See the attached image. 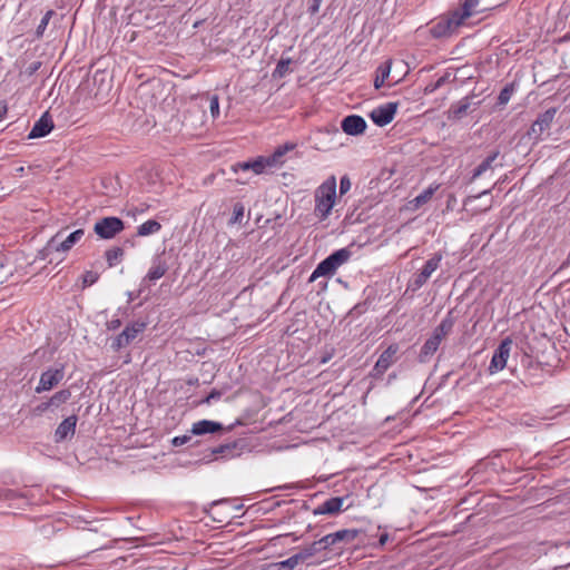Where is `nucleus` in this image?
<instances>
[{
  "label": "nucleus",
  "mask_w": 570,
  "mask_h": 570,
  "mask_svg": "<svg viewBox=\"0 0 570 570\" xmlns=\"http://www.w3.org/2000/svg\"><path fill=\"white\" fill-rule=\"evenodd\" d=\"M371 120L380 126H386L392 121V102H386L382 106L374 108L370 112Z\"/></svg>",
  "instance_id": "nucleus-18"
},
{
  "label": "nucleus",
  "mask_w": 570,
  "mask_h": 570,
  "mask_svg": "<svg viewBox=\"0 0 570 570\" xmlns=\"http://www.w3.org/2000/svg\"><path fill=\"white\" fill-rule=\"evenodd\" d=\"M387 540V534H383L380 539L381 543H384Z\"/></svg>",
  "instance_id": "nucleus-52"
},
{
  "label": "nucleus",
  "mask_w": 570,
  "mask_h": 570,
  "mask_svg": "<svg viewBox=\"0 0 570 570\" xmlns=\"http://www.w3.org/2000/svg\"><path fill=\"white\" fill-rule=\"evenodd\" d=\"M146 328V323L134 322L125 327V330L112 341L111 348L115 352L128 346L140 333Z\"/></svg>",
  "instance_id": "nucleus-4"
},
{
  "label": "nucleus",
  "mask_w": 570,
  "mask_h": 570,
  "mask_svg": "<svg viewBox=\"0 0 570 570\" xmlns=\"http://www.w3.org/2000/svg\"><path fill=\"white\" fill-rule=\"evenodd\" d=\"M512 92H513V89L511 87H504L499 95V98H498L499 104L500 105L508 104L512 96Z\"/></svg>",
  "instance_id": "nucleus-37"
},
{
  "label": "nucleus",
  "mask_w": 570,
  "mask_h": 570,
  "mask_svg": "<svg viewBox=\"0 0 570 570\" xmlns=\"http://www.w3.org/2000/svg\"><path fill=\"white\" fill-rule=\"evenodd\" d=\"M343 503H344V498H340V497L331 498V499L326 500L325 502H323L322 504H320L318 507H316L313 510V514L314 515L337 514L338 512L342 511Z\"/></svg>",
  "instance_id": "nucleus-19"
},
{
  "label": "nucleus",
  "mask_w": 570,
  "mask_h": 570,
  "mask_svg": "<svg viewBox=\"0 0 570 570\" xmlns=\"http://www.w3.org/2000/svg\"><path fill=\"white\" fill-rule=\"evenodd\" d=\"M51 410L50 405L48 404V401H45V402H41L39 403L38 405H36L32 410H31V413L33 416H40L42 415L43 413H46L47 411Z\"/></svg>",
  "instance_id": "nucleus-36"
},
{
  "label": "nucleus",
  "mask_w": 570,
  "mask_h": 570,
  "mask_svg": "<svg viewBox=\"0 0 570 570\" xmlns=\"http://www.w3.org/2000/svg\"><path fill=\"white\" fill-rule=\"evenodd\" d=\"M343 131L351 136H357L365 131L366 121L358 115H350L342 120Z\"/></svg>",
  "instance_id": "nucleus-12"
},
{
  "label": "nucleus",
  "mask_w": 570,
  "mask_h": 570,
  "mask_svg": "<svg viewBox=\"0 0 570 570\" xmlns=\"http://www.w3.org/2000/svg\"><path fill=\"white\" fill-rule=\"evenodd\" d=\"M392 68V60H386L382 66L379 67L376 77L374 79V87L376 89L384 85V81L389 78Z\"/></svg>",
  "instance_id": "nucleus-29"
},
{
  "label": "nucleus",
  "mask_w": 570,
  "mask_h": 570,
  "mask_svg": "<svg viewBox=\"0 0 570 570\" xmlns=\"http://www.w3.org/2000/svg\"><path fill=\"white\" fill-rule=\"evenodd\" d=\"M23 173H24V168L22 166L16 168V176L21 177L23 175Z\"/></svg>",
  "instance_id": "nucleus-49"
},
{
  "label": "nucleus",
  "mask_w": 570,
  "mask_h": 570,
  "mask_svg": "<svg viewBox=\"0 0 570 570\" xmlns=\"http://www.w3.org/2000/svg\"><path fill=\"white\" fill-rule=\"evenodd\" d=\"M556 116V109H548L543 114H541L537 120L532 124L530 129V135L534 136V138H539L546 130H548L553 121Z\"/></svg>",
  "instance_id": "nucleus-14"
},
{
  "label": "nucleus",
  "mask_w": 570,
  "mask_h": 570,
  "mask_svg": "<svg viewBox=\"0 0 570 570\" xmlns=\"http://www.w3.org/2000/svg\"><path fill=\"white\" fill-rule=\"evenodd\" d=\"M245 207L240 203H236L233 208V216L229 220L230 224H240L244 217Z\"/></svg>",
  "instance_id": "nucleus-34"
},
{
  "label": "nucleus",
  "mask_w": 570,
  "mask_h": 570,
  "mask_svg": "<svg viewBox=\"0 0 570 570\" xmlns=\"http://www.w3.org/2000/svg\"><path fill=\"white\" fill-rule=\"evenodd\" d=\"M227 502H228V500H227V499H223V500L214 501V502L212 503V505H217V504L227 503Z\"/></svg>",
  "instance_id": "nucleus-50"
},
{
  "label": "nucleus",
  "mask_w": 570,
  "mask_h": 570,
  "mask_svg": "<svg viewBox=\"0 0 570 570\" xmlns=\"http://www.w3.org/2000/svg\"><path fill=\"white\" fill-rule=\"evenodd\" d=\"M511 346L512 340L510 337L504 338L500 343L499 347L494 351L489 365L490 374L498 373L505 367L508 358L510 356Z\"/></svg>",
  "instance_id": "nucleus-6"
},
{
  "label": "nucleus",
  "mask_w": 570,
  "mask_h": 570,
  "mask_svg": "<svg viewBox=\"0 0 570 570\" xmlns=\"http://www.w3.org/2000/svg\"><path fill=\"white\" fill-rule=\"evenodd\" d=\"M442 256L440 254H435L424 264L422 271L416 275L414 279V284L416 287H421L430 276L439 268Z\"/></svg>",
  "instance_id": "nucleus-17"
},
{
  "label": "nucleus",
  "mask_w": 570,
  "mask_h": 570,
  "mask_svg": "<svg viewBox=\"0 0 570 570\" xmlns=\"http://www.w3.org/2000/svg\"><path fill=\"white\" fill-rule=\"evenodd\" d=\"M124 256V249L120 247H114L106 252V261L110 267L118 264Z\"/></svg>",
  "instance_id": "nucleus-32"
},
{
  "label": "nucleus",
  "mask_w": 570,
  "mask_h": 570,
  "mask_svg": "<svg viewBox=\"0 0 570 570\" xmlns=\"http://www.w3.org/2000/svg\"><path fill=\"white\" fill-rule=\"evenodd\" d=\"M71 397V391L63 389L56 392L47 401L51 409H58L60 405L67 403Z\"/></svg>",
  "instance_id": "nucleus-27"
},
{
  "label": "nucleus",
  "mask_w": 570,
  "mask_h": 570,
  "mask_svg": "<svg viewBox=\"0 0 570 570\" xmlns=\"http://www.w3.org/2000/svg\"><path fill=\"white\" fill-rule=\"evenodd\" d=\"M53 128V121L49 116V112H45L33 125L30 130L28 138H41L47 136Z\"/></svg>",
  "instance_id": "nucleus-16"
},
{
  "label": "nucleus",
  "mask_w": 570,
  "mask_h": 570,
  "mask_svg": "<svg viewBox=\"0 0 570 570\" xmlns=\"http://www.w3.org/2000/svg\"><path fill=\"white\" fill-rule=\"evenodd\" d=\"M168 271V264L164 255H155L151 259V265L141 281V286H150L160 279Z\"/></svg>",
  "instance_id": "nucleus-8"
},
{
  "label": "nucleus",
  "mask_w": 570,
  "mask_h": 570,
  "mask_svg": "<svg viewBox=\"0 0 570 570\" xmlns=\"http://www.w3.org/2000/svg\"><path fill=\"white\" fill-rule=\"evenodd\" d=\"M350 189H351V180H350L348 176L344 175V176L341 178V183H340V193H341V195H344V194H346Z\"/></svg>",
  "instance_id": "nucleus-40"
},
{
  "label": "nucleus",
  "mask_w": 570,
  "mask_h": 570,
  "mask_svg": "<svg viewBox=\"0 0 570 570\" xmlns=\"http://www.w3.org/2000/svg\"><path fill=\"white\" fill-rule=\"evenodd\" d=\"M395 69L401 75V78H403L409 71L407 63L403 60H400L397 62L394 61V70Z\"/></svg>",
  "instance_id": "nucleus-41"
},
{
  "label": "nucleus",
  "mask_w": 570,
  "mask_h": 570,
  "mask_svg": "<svg viewBox=\"0 0 570 570\" xmlns=\"http://www.w3.org/2000/svg\"><path fill=\"white\" fill-rule=\"evenodd\" d=\"M189 440H190L189 435H179V436H175L173 439L171 443L174 446H180V445L186 444Z\"/></svg>",
  "instance_id": "nucleus-44"
},
{
  "label": "nucleus",
  "mask_w": 570,
  "mask_h": 570,
  "mask_svg": "<svg viewBox=\"0 0 570 570\" xmlns=\"http://www.w3.org/2000/svg\"><path fill=\"white\" fill-rule=\"evenodd\" d=\"M161 229V225L159 222L155 219H149L138 226L137 235L138 236H149L158 233Z\"/></svg>",
  "instance_id": "nucleus-30"
},
{
  "label": "nucleus",
  "mask_w": 570,
  "mask_h": 570,
  "mask_svg": "<svg viewBox=\"0 0 570 570\" xmlns=\"http://www.w3.org/2000/svg\"><path fill=\"white\" fill-rule=\"evenodd\" d=\"M470 104L468 100L461 101L456 107H454L453 112L456 116H461L468 111Z\"/></svg>",
  "instance_id": "nucleus-42"
},
{
  "label": "nucleus",
  "mask_w": 570,
  "mask_h": 570,
  "mask_svg": "<svg viewBox=\"0 0 570 570\" xmlns=\"http://www.w3.org/2000/svg\"><path fill=\"white\" fill-rule=\"evenodd\" d=\"M331 261L333 262L336 269L347 263L350 258L352 257V250L350 247H344L341 249L335 250L330 256Z\"/></svg>",
  "instance_id": "nucleus-28"
},
{
  "label": "nucleus",
  "mask_w": 570,
  "mask_h": 570,
  "mask_svg": "<svg viewBox=\"0 0 570 570\" xmlns=\"http://www.w3.org/2000/svg\"><path fill=\"white\" fill-rule=\"evenodd\" d=\"M392 364V346H389L377 360L374 372L375 375L383 374Z\"/></svg>",
  "instance_id": "nucleus-26"
},
{
  "label": "nucleus",
  "mask_w": 570,
  "mask_h": 570,
  "mask_svg": "<svg viewBox=\"0 0 570 570\" xmlns=\"http://www.w3.org/2000/svg\"><path fill=\"white\" fill-rule=\"evenodd\" d=\"M393 110H394V114H395L396 112V104H394Z\"/></svg>",
  "instance_id": "nucleus-54"
},
{
  "label": "nucleus",
  "mask_w": 570,
  "mask_h": 570,
  "mask_svg": "<svg viewBox=\"0 0 570 570\" xmlns=\"http://www.w3.org/2000/svg\"><path fill=\"white\" fill-rule=\"evenodd\" d=\"M106 326L108 331H116L121 326V321L118 317L111 318L106 323Z\"/></svg>",
  "instance_id": "nucleus-43"
},
{
  "label": "nucleus",
  "mask_w": 570,
  "mask_h": 570,
  "mask_svg": "<svg viewBox=\"0 0 570 570\" xmlns=\"http://www.w3.org/2000/svg\"><path fill=\"white\" fill-rule=\"evenodd\" d=\"M438 189V186H430L426 189H424L420 195H417L414 199L409 202L405 209L409 210H416L421 206L425 205L434 195L435 190Z\"/></svg>",
  "instance_id": "nucleus-24"
},
{
  "label": "nucleus",
  "mask_w": 570,
  "mask_h": 570,
  "mask_svg": "<svg viewBox=\"0 0 570 570\" xmlns=\"http://www.w3.org/2000/svg\"><path fill=\"white\" fill-rule=\"evenodd\" d=\"M83 236V229H77L72 232L66 239L60 240V233H57L47 243L43 252L47 254L53 252H68L72 248V246L78 243Z\"/></svg>",
  "instance_id": "nucleus-3"
},
{
  "label": "nucleus",
  "mask_w": 570,
  "mask_h": 570,
  "mask_svg": "<svg viewBox=\"0 0 570 570\" xmlns=\"http://www.w3.org/2000/svg\"><path fill=\"white\" fill-rule=\"evenodd\" d=\"M401 454H402L401 449H400L397 452H394V456H399V455H401Z\"/></svg>",
  "instance_id": "nucleus-53"
},
{
  "label": "nucleus",
  "mask_w": 570,
  "mask_h": 570,
  "mask_svg": "<svg viewBox=\"0 0 570 570\" xmlns=\"http://www.w3.org/2000/svg\"><path fill=\"white\" fill-rule=\"evenodd\" d=\"M8 107L4 102H0V121L4 118L7 115Z\"/></svg>",
  "instance_id": "nucleus-48"
},
{
  "label": "nucleus",
  "mask_w": 570,
  "mask_h": 570,
  "mask_svg": "<svg viewBox=\"0 0 570 570\" xmlns=\"http://www.w3.org/2000/svg\"><path fill=\"white\" fill-rule=\"evenodd\" d=\"M0 500L13 502V501H21L22 504H29V497L27 492H19L12 489H3L0 491Z\"/></svg>",
  "instance_id": "nucleus-25"
},
{
  "label": "nucleus",
  "mask_w": 570,
  "mask_h": 570,
  "mask_svg": "<svg viewBox=\"0 0 570 570\" xmlns=\"http://www.w3.org/2000/svg\"><path fill=\"white\" fill-rule=\"evenodd\" d=\"M357 537L356 530L343 529L336 532L324 535L321 541L327 550L338 542H352Z\"/></svg>",
  "instance_id": "nucleus-11"
},
{
  "label": "nucleus",
  "mask_w": 570,
  "mask_h": 570,
  "mask_svg": "<svg viewBox=\"0 0 570 570\" xmlns=\"http://www.w3.org/2000/svg\"><path fill=\"white\" fill-rule=\"evenodd\" d=\"M266 158H258L254 161H244L233 165V170L238 173L239 170L247 171L253 170L256 175L262 174L267 167Z\"/></svg>",
  "instance_id": "nucleus-21"
},
{
  "label": "nucleus",
  "mask_w": 570,
  "mask_h": 570,
  "mask_svg": "<svg viewBox=\"0 0 570 570\" xmlns=\"http://www.w3.org/2000/svg\"><path fill=\"white\" fill-rule=\"evenodd\" d=\"M489 193H490V189L483 190L482 193H480L478 196H474L473 198H479L483 195H488Z\"/></svg>",
  "instance_id": "nucleus-51"
},
{
  "label": "nucleus",
  "mask_w": 570,
  "mask_h": 570,
  "mask_svg": "<svg viewBox=\"0 0 570 570\" xmlns=\"http://www.w3.org/2000/svg\"><path fill=\"white\" fill-rule=\"evenodd\" d=\"M223 430V425L215 421L200 420L191 425L190 432L194 435H203L207 433H215Z\"/></svg>",
  "instance_id": "nucleus-20"
},
{
  "label": "nucleus",
  "mask_w": 570,
  "mask_h": 570,
  "mask_svg": "<svg viewBox=\"0 0 570 570\" xmlns=\"http://www.w3.org/2000/svg\"><path fill=\"white\" fill-rule=\"evenodd\" d=\"M78 417L72 414L66 417L56 429L55 431V441L57 443L65 441L68 436H72L76 432Z\"/></svg>",
  "instance_id": "nucleus-15"
},
{
  "label": "nucleus",
  "mask_w": 570,
  "mask_h": 570,
  "mask_svg": "<svg viewBox=\"0 0 570 570\" xmlns=\"http://www.w3.org/2000/svg\"><path fill=\"white\" fill-rule=\"evenodd\" d=\"M296 148V144L295 142H285L284 145H281L278 146L274 153L266 158V163L267 165L271 167V166H274V165H277V164H282L283 163V157L288 153V151H292Z\"/></svg>",
  "instance_id": "nucleus-23"
},
{
  "label": "nucleus",
  "mask_w": 570,
  "mask_h": 570,
  "mask_svg": "<svg viewBox=\"0 0 570 570\" xmlns=\"http://www.w3.org/2000/svg\"><path fill=\"white\" fill-rule=\"evenodd\" d=\"M52 14H53V11H52V10H49V11H47V12L45 13V16L42 17V19H41V21H40V23H39V26H38V28H37V32H38L39 35H41V33L43 32V30L47 28V26H48V23H49V21H50L51 17H52Z\"/></svg>",
  "instance_id": "nucleus-38"
},
{
  "label": "nucleus",
  "mask_w": 570,
  "mask_h": 570,
  "mask_svg": "<svg viewBox=\"0 0 570 570\" xmlns=\"http://www.w3.org/2000/svg\"><path fill=\"white\" fill-rule=\"evenodd\" d=\"M452 325L453 323L449 317H445L440 323V325L434 330L432 336L424 343L422 347V358H426L438 351L443 338L450 333Z\"/></svg>",
  "instance_id": "nucleus-2"
},
{
  "label": "nucleus",
  "mask_w": 570,
  "mask_h": 570,
  "mask_svg": "<svg viewBox=\"0 0 570 570\" xmlns=\"http://www.w3.org/2000/svg\"><path fill=\"white\" fill-rule=\"evenodd\" d=\"M499 153L494 151L491 155H489L473 171L472 179L479 178L481 175H483L485 171L490 170L492 168L493 161L497 159Z\"/></svg>",
  "instance_id": "nucleus-31"
},
{
  "label": "nucleus",
  "mask_w": 570,
  "mask_h": 570,
  "mask_svg": "<svg viewBox=\"0 0 570 570\" xmlns=\"http://www.w3.org/2000/svg\"><path fill=\"white\" fill-rule=\"evenodd\" d=\"M322 2H323V0H312V3L309 6V8H308L309 13L311 14L317 13Z\"/></svg>",
  "instance_id": "nucleus-47"
},
{
  "label": "nucleus",
  "mask_w": 570,
  "mask_h": 570,
  "mask_svg": "<svg viewBox=\"0 0 570 570\" xmlns=\"http://www.w3.org/2000/svg\"><path fill=\"white\" fill-rule=\"evenodd\" d=\"M65 377V366L56 368H48L41 373L38 385L35 392L40 394L46 391H50L56 387Z\"/></svg>",
  "instance_id": "nucleus-5"
},
{
  "label": "nucleus",
  "mask_w": 570,
  "mask_h": 570,
  "mask_svg": "<svg viewBox=\"0 0 570 570\" xmlns=\"http://www.w3.org/2000/svg\"><path fill=\"white\" fill-rule=\"evenodd\" d=\"M299 563H303V561L299 558L298 553H295L292 557H289L288 559L278 562L277 567L279 570H293Z\"/></svg>",
  "instance_id": "nucleus-33"
},
{
  "label": "nucleus",
  "mask_w": 570,
  "mask_h": 570,
  "mask_svg": "<svg viewBox=\"0 0 570 570\" xmlns=\"http://www.w3.org/2000/svg\"><path fill=\"white\" fill-rule=\"evenodd\" d=\"M315 207L314 215L321 219H326L335 204L336 199V178L330 176L315 189Z\"/></svg>",
  "instance_id": "nucleus-1"
},
{
  "label": "nucleus",
  "mask_w": 570,
  "mask_h": 570,
  "mask_svg": "<svg viewBox=\"0 0 570 570\" xmlns=\"http://www.w3.org/2000/svg\"><path fill=\"white\" fill-rule=\"evenodd\" d=\"M222 396V392L217 390H213L207 397L203 401V403L209 404L212 400H218Z\"/></svg>",
  "instance_id": "nucleus-46"
},
{
  "label": "nucleus",
  "mask_w": 570,
  "mask_h": 570,
  "mask_svg": "<svg viewBox=\"0 0 570 570\" xmlns=\"http://www.w3.org/2000/svg\"><path fill=\"white\" fill-rule=\"evenodd\" d=\"M209 109L213 117H217L219 115V99L217 95L212 96L209 101Z\"/></svg>",
  "instance_id": "nucleus-39"
},
{
  "label": "nucleus",
  "mask_w": 570,
  "mask_h": 570,
  "mask_svg": "<svg viewBox=\"0 0 570 570\" xmlns=\"http://www.w3.org/2000/svg\"><path fill=\"white\" fill-rule=\"evenodd\" d=\"M97 281V275L92 272H87L83 276V284L92 285Z\"/></svg>",
  "instance_id": "nucleus-45"
},
{
  "label": "nucleus",
  "mask_w": 570,
  "mask_h": 570,
  "mask_svg": "<svg viewBox=\"0 0 570 570\" xmlns=\"http://www.w3.org/2000/svg\"><path fill=\"white\" fill-rule=\"evenodd\" d=\"M291 59H281L276 66L275 73L283 77L288 71Z\"/></svg>",
  "instance_id": "nucleus-35"
},
{
  "label": "nucleus",
  "mask_w": 570,
  "mask_h": 570,
  "mask_svg": "<svg viewBox=\"0 0 570 570\" xmlns=\"http://www.w3.org/2000/svg\"><path fill=\"white\" fill-rule=\"evenodd\" d=\"M124 229V222L118 217H105L95 224L94 230L101 238L109 239Z\"/></svg>",
  "instance_id": "nucleus-7"
},
{
  "label": "nucleus",
  "mask_w": 570,
  "mask_h": 570,
  "mask_svg": "<svg viewBox=\"0 0 570 570\" xmlns=\"http://www.w3.org/2000/svg\"><path fill=\"white\" fill-rule=\"evenodd\" d=\"M479 4V0H465L461 10L453 12L448 19V29L453 31L455 28L461 26L465 19L470 18Z\"/></svg>",
  "instance_id": "nucleus-10"
},
{
  "label": "nucleus",
  "mask_w": 570,
  "mask_h": 570,
  "mask_svg": "<svg viewBox=\"0 0 570 570\" xmlns=\"http://www.w3.org/2000/svg\"><path fill=\"white\" fill-rule=\"evenodd\" d=\"M245 448V442L243 440L233 441L226 444H222L212 450L213 455H219L225 459H232L240 455L243 449Z\"/></svg>",
  "instance_id": "nucleus-13"
},
{
  "label": "nucleus",
  "mask_w": 570,
  "mask_h": 570,
  "mask_svg": "<svg viewBox=\"0 0 570 570\" xmlns=\"http://www.w3.org/2000/svg\"><path fill=\"white\" fill-rule=\"evenodd\" d=\"M324 551H326V549L320 539L302 548L297 553L302 559L303 563H307V566H313L320 564L325 560V557L323 554L318 557V554L323 553Z\"/></svg>",
  "instance_id": "nucleus-9"
},
{
  "label": "nucleus",
  "mask_w": 570,
  "mask_h": 570,
  "mask_svg": "<svg viewBox=\"0 0 570 570\" xmlns=\"http://www.w3.org/2000/svg\"><path fill=\"white\" fill-rule=\"evenodd\" d=\"M336 267L334 266L331 258L327 256L325 259H323L316 268L313 271L312 275L309 276V282L316 281L318 277L322 276H331L336 272Z\"/></svg>",
  "instance_id": "nucleus-22"
}]
</instances>
